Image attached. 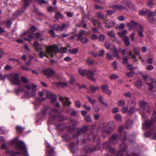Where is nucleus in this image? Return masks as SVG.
Listing matches in <instances>:
<instances>
[{
    "label": "nucleus",
    "mask_w": 156,
    "mask_h": 156,
    "mask_svg": "<svg viewBox=\"0 0 156 156\" xmlns=\"http://www.w3.org/2000/svg\"><path fill=\"white\" fill-rule=\"evenodd\" d=\"M22 81L24 83H27L29 82L28 79L24 76H22L21 77Z\"/></svg>",
    "instance_id": "47"
},
{
    "label": "nucleus",
    "mask_w": 156,
    "mask_h": 156,
    "mask_svg": "<svg viewBox=\"0 0 156 156\" xmlns=\"http://www.w3.org/2000/svg\"><path fill=\"white\" fill-rule=\"evenodd\" d=\"M47 151L48 152V156H51L54 153V150L53 149H51V148L48 149L47 150Z\"/></svg>",
    "instance_id": "45"
},
{
    "label": "nucleus",
    "mask_w": 156,
    "mask_h": 156,
    "mask_svg": "<svg viewBox=\"0 0 156 156\" xmlns=\"http://www.w3.org/2000/svg\"><path fill=\"white\" fill-rule=\"evenodd\" d=\"M86 63L88 65H91L94 64V62L92 59H89L86 60Z\"/></svg>",
    "instance_id": "57"
},
{
    "label": "nucleus",
    "mask_w": 156,
    "mask_h": 156,
    "mask_svg": "<svg viewBox=\"0 0 156 156\" xmlns=\"http://www.w3.org/2000/svg\"><path fill=\"white\" fill-rule=\"evenodd\" d=\"M154 5V4L152 0H150L147 3V5L151 8H152Z\"/></svg>",
    "instance_id": "56"
},
{
    "label": "nucleus",
    "mask_w": 156,
    "mask_h": 156,
    "mask_svg": "<svg viewBox=\"0 0 156 156\" xmlns=\"http://www.w3.org/2000/svg\"><path fill=\"white\" fill-rule=\"evenodd\" d=\"M83 35H86L85 31L83 30H80L79 34L77 35V37L78 38L80 39L83 37Z\"/></svg>",
    "instance_id": "25"
},
{
    "label": "nucleus",
    "mask_w": 156,
    "mask_h": 156,
    "mask_svg": "<svg viewBox=\"0 0 156 156\" xmlns=\"http://www.w3.org/2000/svg\"><path fill=\"white\" fill-rule=\"evenodd\" d=\"M39 55L40 57L41 58H43L44 56L48 58V56L47 54H44V52L42 50H41L39 53Z\"/></svg>",
    "instance_id": "39"
},
{
    "label": "nucleus",
    "mask_w": 156,
    "mask_h": 156,
    "mask_svg": "<svg viewBox=\"0 0 156 156\" xmlns=\"http://www.w3.org/2000/svg\"><path fill=\"white\" fill-rule=\"evenodd\" d=\"M105 27L106 28H108L113 27L114 25V22L113 21H110L109 22L108 20H106L105 22Z\"/></svg>",
    "instance_id": "19"
},
{
    "label": "nucleus",
    "mask_w": 156,
    "mask_h": 156,
    "mask_svg": "<svg viewBox=\"0 0 156 156\" xmlns=\"http://www.w3.org/2000/svg\"><path fill=\"white\" fill-rule=\"evenodd\" d=\"M144 30V27L141 25H139V27H138L137 30L138 32V34L139 36L141 37H143L144 36L143 33V31Z\"/></svg>",
    "instance_id": "18"
},
{
    "label": "nucleus",
    "mask_w": 156,
    "mask_h": 156,
    "mask_svg": "<svg viewBox=\"0 0 156 156\" xmlns=\"http://www.w3.org/2000/svg\"><path fill=\"white\" fill-rule=\"evenodd\" d=\"M80 40L81 41L82 43L83 44L87 43L88 41V39L86 37L84 38L82 37L80 38Z\"/></svg>",
    "instance_id": "41"
},
{
    "label": "nucleus",
    "mask_w": 156,
    "mask_h": 156,
    "mask_svg": "<svg viewBox=\"0 0 156 156\" xmlns=\"http://www.w3.org/2000/svg\"><path fill=\"white\" fill-rule=\"evenodd\" d=\"M49 33L52 37H55V34L53 30H50Z\"/></svg>",
    "instance_id": "62"
},
{
    "label": "nucleus",
    "mask_w": 156,
    "mask_h": 156,
    "mask_svg": "<svg viewBox=\"0 0 156 156\" xmlns=\"http://www.w3.org/2000/svg\"><path fill=\"white\" fill-rule=\"evenodd\" d=\"M87 74V77L93 82H95L96 81V80L93 77V76L94 74V72H93V75L89 74V73H88Z\"/></svg>",
    "instance_id": "28"
},
{
    "label": "nucleus",
    "mask_w": 156,
    "mask_h": 156,
    "mask_svg": "<svg viewBox=\"0 0 156 156\" xmlns=\"http://www.w3.org/2000/svg\"><path fill=\"white\" fill-rule=\"evenodd\" d=\"M134 108H122V111L123 113H127L130 114L133 113L134 112Z\"/></svg>",
    "instance_id": "17"
},
{
    "label": "nucleus",
    "mask_w": 156,
    "mask_h": 156,
    "mask_svg": "<svg viewBox=\"0 0 156 156\" xmlns=\"http://www.w3.org/2000/svg\"><path fill=\"white\" fill-rule=\"evenodd\" d=\"M132 122L130 120H128L126 122L125 127L127 129H129L132 126Z\"/></svg>",
    "instance_id": "23"
},
{
    "label": "nucleus",
    "mask_w": 156,
    "mask_h": 156,
    "mask_svg": "<svg viewBox=\"0 0 156 156\" xmlns=\"http://www.w3.org/2000/svg\"><path fill=\"white\" fill-rule=\"evenodd\" d=\"M115 119L117 121H121L122 120V116L119 114H116L114 115Z\"/></svg>",
    "instance_id": "37"
},
{
    "label": "nucleus",
    "mask_w": 156,
    "mask_h": 156,
    "mask_svg": "<svg viewBox=\"0 0 156 156\" xmlns=\"http://www.w3.org/2000/svg\"><path fill=\"white\" fill-rule=\"evenodd\" d=\"M110 52L114 57H116L117 59H120V57L118 52V50L116 47H114L111 49Z\"/></svg>",
    "instance_id": "13"
},
{
    "label": "nucleus",
    "mask_w": 156,
    "mask_h": 156,
    "mask_svg": "<svg viewBox=\"0 0 156 156\" xmlns=\"http://www.w3.org/2000/svg\"><path fill=\"white\" fill-rule=\"evenodd\" d=\"M106 58L109 60H111L113 59V58L109 53H108L106 55Z\"/></svg>",
    "instance_id": "50"
},
{
    "label": "nucleus",
    "mask_w": 156,
    "mask_h": 156,
    "mask_svg": "<svg viewBox=\"0 0 156 156\" xmlns=\"http://www.w3.org/2000/svg\"><path fill=\"white\" fill-rule=\"evenodd\" d=\"M54 29L56 31L60 30V26L59 25L56 24L54 25L53 27Z\"/></svg>",
    "instance_id": "61"
},
{
    "label": "nucleus",
    "mask_w": 156,
    "mask_h": 156,
    "mask_svg": "<svg viewBox=\"0 0 156 156\" xmlns=\"http://www.w3.org/2000/svg\"><path fill=\"white\" fill-rule=\"evenodd\" d=\"M24 129V128L22 127L21 126H16V129L18 131L21 132Z\"/></svg>",
    "instance_id": "58"
},
{
    "label": "nucleus",
    "mask_w": 156,
    "mask_h": 156,
    "mask_svg": "<svg viewBox=\"0 0 156 156\" xmlns=\"http://www.w3.org/2000/svg\"><path fill=\"white\" fill-rule=\"evenodd\" d=\"M78 72L80 75L82 76H84L87 75V74L88 73L91 75H93V72L86 69H83L82 68L79 69Z\"/></svg>",
    "instance_id": "14"
},
{
    "label": "nucleus",
    "mask_w": 156,
    "mask_h": 156,
    "mask_svg": "<svg viewBox=\"0 0 156 156\" xmlns=\"http://www.w3.org/2000/svg\"><path fill=\"white\" fill-rule=\"evenodd\" d=\"M67 49V47L65 48L62 47L60 49V52L62 53L66 52Z\"/></svg>",
    "instance_id": "53"
},
{
    "label": "nucleus",
    "mask_w": 156,
    "mask_h": 156,
    "mask_svg": "<svg viewBox=\"0 0 156 156\" xmlns=\"http://www.w3.org/2000/svg\"><path fill=\"white\" fill-rule=\"evenodd\" d=\"M58 98L59 100L62 102L63 106L67 107L70 106L71 102L69 100V98L63 97L60 95H59Z\"/></svg>",
    "instance_id": "4"
},
{
    "label": "nucleus",
    "mask_w": 156,
    "mask_h": 156,
    "mask_svg": "<svg viewBox=\"0 0 156 156\" xmlns=\"http://www.w3.org/2000/svg\"><path fill=\"white\" fill-rule=\"evenodd\" d=\"M44 74L47 77L53 76L54 75L55 72L54 71L51 69H46L43 70Z\"/></svg>",
    "instance_id": "9"
},
{
    "label": "nucleus",
    "mask_w": 156,
    "mask_h": 156,
    "mask_svg": "<svg viewBox=\"0 0 156 156\" xmlns=\"http://www.w3.org/2000/svg\"><path fill=\"white\" fill-rule=\"evenodd\" d=\"M125 103V101L123 99L119 100L118 102V105L119 107L123 106Z\"/></svg>",
    "instance_id": "43"
},
{
    "label": "nucleus",
    "mask_w": 156,
    "mask_h": 156,
    "mask_svg": "<svg viewBox=\"0 0 156 156\" xmlns=\"http://www.w3.org/2000/svg\"><path fill=\"white\" fill-rule=\"evenodd\" d=\"M127 5L129 8L133 10H135V6L132 2H129L128 3Z\"/></svg>",
    "instance_id": "40"
},
{
    "label": "nucleus",
    "mask_w": 156,
    "mask_h": 156,
    "mask_svg": "<svg viewBox=\"0 0 156 156\" xmlns=\"http://www.w3.org/2000/svg\"><path fill=\"white\" fill-rule=\"evenodd\" d=\"M84 119L87 122H89L91 121L90 117V116L88 115L86 116L84 118Z\"/></svg>",
    "instance_id": "60"
},
{
    "label": "nucleus",
    "mask_w": 156,
    "mask_h": 156,
    "mask_svg": "<svg viewBox=\"0 0 156 156\" xmlns=\"http://www.w3.org/2000/svg\"><path fill=\"white\" fill-rule=\"evenodd\" d=\"M123 135H121V136H120L119 135L116 134H113L112 137L111 138V141L112 143H113V144H115V143H114L113 141L115 140L118 138H120V140H122V141H124L126 139V138L125 137V136H123Z\"/></svg>",
    "instance_id": "10"
},
{
    "label": "nucleus",
    "mask_w": 156,
    "mask_h": 156,
    "mask_svg": "<svg viewBox=\"0 0 156 156\" xmlns=\"http://www.w3.org/2000/svg\"><path fill=\"white\" fill-rule=\"evenodd\" d=\"M46 49V53H47L48 55L51 57L53 56V53L57 52L58 50L57 46L55 44L52 45H46L45 46Z\"/></svg>",
    "instance_id": "3"
},
{
    "label": "nucleus",
    "mask_w": 156,
    "mask_h": 156,
    "mask_svg": "<svg viewBox=\"0 0 156 156\" xmlns=\"http://www.w3.org/2000/svg\"><path fill=\"white\" fill-rule=\"evenodd\" d=\"M123 41H124L125 45L126 46H129V45L130 43L129 37L127 36H125L123 39Z\"/></svg>",
    "instance_id": "24"
},
{
    "label": "nucleus",
    "mask_w": 156,
    "mask_h": 156,
    "mask_svg": "<svg viewBox=\"0 0 156 156\" xmlns=\"http://www.w3.org/2000/svg\"><path fill=\"white\" fill-rule=\"evenodd\" d=\"M126 146L125 144L122 143L120 145V150L117 153V156H119L120 155H121V156H123L122 153L123 154H126L127 155V153L126 151Z\"/></svg>",
    "instance_id": "7"
},
{
    "label": "nucleus",
    "mask_w": 156,
    "mask_h": 156,
    "mask_svg": "<svg viewBox=\"0 0 156 156\" xmlns=\"http://www.w3.org/2000/svg\"><path fill=\"white\" fill-rule=\"evenodd\" d=\"M78 123L79 122L78 121L73 120H71L70 122V124L72 125L73 126L78 124Z\"/></svg>",
    "instance_id": "55"
},
{
    "label": "nucleus",
    "mask_w": 156,
    "mask_h": 156,
    "mask_svg": "<svg viewBox=\"0 0 156 156\" xmlns=\"http://www.w3.org/2000/svg\"><path fill=\"white\" fill-rule=\"evenodd\" d=\"M98 100L101 103L104 104L105 106L106 107L108 106L107 104L105 103L103 101V97L102 96L99 95L98 96Z\"/></svg>",
    "instance_id": "36"
},
{
    "label": "nucleus",
    "mask_w": 156,
    "mask_h": 156,
    "mask_svg": "<svg viewBox=\"0 0 156 156\" xmlns=\"http://www.w3.org/2000/svg\"><path fill=\"white\" fill-rule=\"evenodd\" d=\"M99 41H103L105 39V36L103 34H101L99 37Z\"/></svg>",
    "instance_id": "48"
},
{
    "label": "nucleus",
    "mask_w": 156,
    "mask_h": 156,
    "mask_svg": "<svg viewBox=\"0 0 156 156\" xmlns=\"http://www.w3.org/2000/svg\"><path fill=\"white\" fill-rule=\"evenodd\" d=\"M149 108H140V113L142 116L146 117L149 114Z\"/></svg>",
    "instance_id": "11"
},
{
    "label": "nucleus",
    "mask_w": 156,
    "mask_h": 156,
    "mask_svg": "<svg viewBox=\"0 0 156 156\" xmlns=\"http://www.w3.org/2000/svg\"><path fill=\"white\" fill-rule=\"evenodd\" d=\"M145 83L149 87V90H152L154 88V86L151 83H147V82H145Z\"/></svg>",
    "instance_id": "51"
},
{
    "label": "nucleus",
    "mask_w": 156,
    "mask_h": 156,
    "mask_svg": "<svg viewBox=\"0 0 156 156\" xmlns=\"http://www.w3.org/2000/svg\"><path fill=\"white\" fill-rule=\"evenodd\" d=\"M143 82L141 80H138L135 83V85L137 88L140 89L142 86Z\"/></svg>",
    "instance_id": "22"
},
{
    "label": "nucleus",
    "mask_w": 156,
    "mask_h": 156,
    "mask_svg": "<svg viewBox=\"0 0 156 156\" xmlns=\"http://www.w3.org/2000/svg\"><path fill=\"white\" fill-rule=\"evenodd\" d=\"M88 128L87 127H85L82 129H78L77 130V132L79 134H81L83 133Z\"/></svg>",
    "instance_id": "35"
},
{
    "label": "nucleus",
    "mask_w": 156,
    "mask_h": 156,
    "mask_svg": "<svg viewBox=\"0 0 156 156\" xmlns=\"http://www.w3.org/2000/svg\"><path fill=\"white\" fill-rule=\"evenodd\" d=\"M39 95L41 96V99L39 98H37L36 99V101L39 103H40L42 101H45L46 100V99L43 97V96L44 95L42 91H40L39 92Z\"/></svg>",
    "instance_id": "21"
},
{
    "label": "nucleus",
    "mask_w": 156,
    "mask_h": 156,
    "mask_svg": "<svg viewBox=\"0 0 156 156\" xmlns=\"http://www.w3.org/2000/svg\"><path fill=\"white\" fill-rule=\"evenodd\" d=\"M99 88L98 86L95 87L93 85H91L90 87V89L91 92L92 93H94Z\"/></svg>",
    "instance_id": "27"
},
{
    "label": "nucleus",
    "mask_w": 156,
    "mask_h": 156,
    "mask_svg": "<svg viewBox=\"0 0 156 156\" xmlns=\"http://www.w3.org/2000/svg\"><path fill=\"white\" fill-rule=\"evenodd\" d=\"M16 147L21 151L14 152L11 151L10 152V154L11 156H16L17 154H23L25 156L27 155V149L23 142L20 141L17 142Z\"/></svg>",
    "instance_id": "1"
},
{
    "label": "nucleus",
    "mask_w": 156,
    "mask_h": 156,
    "mask_svg": "<svg viewBox=\"0 0 156 156\" xmlns=\"http://www.w3.org/2000/svg\"><path fill=\"white\" fill-rule=\"evenodd\" d=\"M37 3L39 5H41L43 4L47 3L46 1L45 0H36Z\"/></svg>",
    "instance_id": "54"
},
{
    "label": "nucleus",
    "mask_w": 156,
    "mask_h": 156,
    "mask_svg": "<svg viewBox=\"0 0 156 156\" xmlns=\"http://www.w3.org/2000/svg\"><path fill=\"white\" fill-rule=\"evenodd\" d=\"M109 78L111 80H115L118 78V76L115 74H113L109 76Z\"/></svg>",
    "instance_id": "46"
},
{
    "label": "nucleus",
    "mask_w": 156,
    "mask_h": 156,
    "mask_svg": "<svg viewBox=\"0 0 156 156\" xmlns=\"http://www.w3.org/2000/svg\"><path fill=\"white\" fill-rule=\"evenodd\" d=\"M21 37H23L25 36H28V38H25L24 39L29 42H30L31 39H33L34 37V34L33 33H30L29 31H27L24 32L23 33L20 35Z\"/></svg>",
    "instance_id": "6"
},
{
    "label": "nucleus",
    "mask_w": 156,
    "mask_h": 156,
    "mask_svg": "<svg viewBox=\"0 0 156 156\" xmlns=\"http://www.w3.org/2000/svg\"><path fill=\"white\" fill-rule=\"evenodd\" d=\"M135 33L133 32L130 34L129 37L131 42H133L134 41Z\"/></svg>",
    "instance_id": "52"
},
{
    "label": "nucleus",
    "mask_w": 156,
    "mask_h": 156,
    "mask_svg": "<svg viewBox=\"0 0 156 156\" xmlns=\"http://www.w3.org/2000/svg\"><path fill=\"white\" fill-rule=\"evenodd\" d=\"M139 106L141 107H144L148 106V104L143 101H140L139 102Z\"/></svg>",
    "instance_id": "26"
},
{
    "label": "nucleus",
    "mask_w": 156,
    "mask_h": 156,
    "mask_svg": "<svg viewBox=\"0 0 156 156\" xmlns=\"http://www.w3.org/2000/svg\"><path fill=\"white\" fill-rule=\"evenodd\" d=\"M149 11L147 10L144 11L143 10H140L139 11V14L141 16H144L147 15L149 16Z\"/></svg>",
    "instance_id": "30"
},
{
    "label": "nucleus",
    "mask_w": 156,
    "mask_h": 156,
    "mask_svg": "<svg viewBox=\"0 0 156 156\" xmlns=\"http://www.w3.org/2000/svg\"><path fill=\"white\" fill-rule=\"evenodd\" d=\"M124 94L126 97L129 98H131L132 96L131 94L129 92H126L124 93Z\"/></svg>",
    "instance_id": "59"
},
{
    "label": "nucleus",
    "mask_w": 156,
    "mask_h": 156,
    "mask_svg": "<svg viewBox=\"0 0 156 156\" xmlns=\"http://www.w3.org/2000/svg\"><path fill=\"white\" fill-rule=\"evenodd\" d=\"M68 51L70 53L73 54L77 53L78 50L77 48H74L73 49H68Z\"/></svg>",
    "instance_id": "32"
},
{
    "label": "nucleus",
    "mask_w": 156,
    "mask_h": 156,
    "mask_svg": "<svg viewBox=\"0 0 156 156\" xmlns=\"http://www.w3.org/2000/svg\"><path fill=\"white\" fill-rule=\"evenodd\" d=\"M152 124V122L150 120H147L146 121L144 125H143V127L146 128L149 127Z\"/></svg>",
    "instance_id": "31"
},
{
    "label": "nucleus",
    "mask_w": 156,
    "mask_h": 156,
    "mask_svg": "<svg viewBox=\"0 0 156 156\" xmlns=\"http://www.w3.org/2000/svg\"><path fill=\"white\" fill-rule=\"evenodd\" d=\"M69 27V24H65V23H63L62 26L60 27V30L61 31H62L64 30L65 28H68Z\"/></svg>",
    "instance_id": "34"
},
{
    "label": "nucleus",
    "mask_w": 156,
    "mask_h": 156,
    "mask_svg": "<svg viewBox=\"0 0 156 156\" xmlns=\"http://www.w3.org/2000/svg\"><path fill=\"white\" fill-rule=\"evenodd\" d=\"M2 23L3 24L6 23L7 27L9 28L12 24V22L10 21H7L6 20H4L3 21Z\"/></svg>",
    "instance_id": "42"
},
{
    "label": "nucleus",
    "mask_w": 156,
    "mask_h": 156,
    "mask_svg": "<svg viewBox=\"0 0 156 156\" xmlns=\"http://www.w3.org/2000/svg\"><path fill=\"white\" fill-rule=\"evenodd\" d=\"M118 34L121 37H124L127 34V31L126 30H124L121 32H119Z\"/></svg>",
    "instance_id": "29"
},
{
    "label": "nucleus",
    "mask_w": 156,
    "mask_h": 156,
    "mask_svg": "<svg viewBox=\"0 0 156 156\" xmlns=\"http://www.w3.org/2000/svg\"><path fill=\"white\" fill-rule=\"evenodd\" d=\"M151 135L152 136L153 138L156 139V129H154L152 131H148L145 133V136L146 137H148Z\"/></svg>",
    "instance_id": "16"
},
{
    "label": "nucleus",
    "mask_w": 156,
    "mask_h": 156,
    "mask_svg": "<svg viewBox=\"0 0 156 156\" xmlns=\"http://www.w3.org/2000/svg\"><path fill=\"white\" fill-rule=\"evenodd\" d=\"M5 76L7 77V78L13 84L17 85L21 84V83L19 80V75L17 73H12L9 75L5 74Z\"/></svg>",
    "instance_id": "2"
},
{
    "label": "nucleus",
    "mask_w": 156,
    "mask_h": 156,
    "mask_svg": "<svg viewBox=\"0 0 156 156\" xmlns=\"http://www.w3.org/2000/svg\"><path fill=\"white\" fill-rule=\"evenodd\" d=\"M97 16L99 19H102L104 18V15L101 12H97Z\"/></svg>",
    "instance_id": "44"
},
{
    "label": "nucleus",
    "mask_w": 156,
    "mask_h": 156,
    "mask_svg": "<svg viewBox=\"0 0 156 156\" xmlns=\"http://www.w3.org/2000/svg\"><path fill=\"white\" fill-rule=\"evenodd\" d=\"M106 127L104 128V129L102 130V136H105L104 135V133H106L108 134H110L112 131V129L111 127H109L108 128Z\"/></svg>",
    "instance_id": "20"
},
{
    "label": "nucleus",
    "mask_w": 156,
    "mask_h": 156,
    "mask_svg": "<svg viewBox=\"0 0 156 156\" xmlns=\"http://www.w3.org/2000/svg\"><path fill=\"white\" fill-rule=\"evenodd\" d=\"M139 25L140 24L133 20H131L129 22L127 23V26L130 30L135 28H136L137 29L138 27H139Z\"/></svg>",
    "instance_id": "5"
},
{
    "label": "nucleus",
    "mask_w": 156,
    "mask_h": 156,
    "mask_svg": "<svg viewBox=\"0 0 156 156\" xmlns=\"http://www.w3.org/2000/svg\"><path fill=\"white\" fill-rule=\"evenodd\" d=\"M114 8L119 9H126L125 7H122L121 5H115L114 6Z\"/></svg>",
    "instance_id": "49"
},
{
    "label": "nucleus",
    "mask_w": 156,
    "mask_h": 156,
    "mask_svg": "<svg viewBox=\"0 0 156 156\" xmlns=\"http://www.w3.org/2000/svg\"><path fill=\"white\" fill-rule=\"evenodd\" d=\"M101 88L102 91L108 96L112 94V90L109 89L108 86L107 85H103L101 86Z\"/></svg>",
    "instance_id": "12"
},
{
    "label": "nucleus",
    "mask_w": 156,
    "mask_h": 156,
    "mask_svg": "<svg viewBox=\"0 0 156 156\" xmlns=\"http://www.w3.org/2000/svg\"><path fill=\"white\" fill-rule=\"evenodd\" d=\"M25 87L28 90H30L32 89V91L34 93L37 90V86L33 83L31 85H26L25 86Z\"/></svg>",
    "instance_id": "15"
},
{
    "label": "nucleus",
    "mask_w": 156,
    "mask_h": 156,
    "mask_svg": "<svg viewBox=\"0 0 156 156\" xmlns=\"http://www.w3.org/2000/svg\"><path fill=\"white\" fill-rule=\"evenodd\" d=\"M152 119L154 122L156 121V112H154L152 115Z\"/></svg>",
    "instance_id": "64"
},
{
    "label": "nucleus",
    "mask_w": 156,
    "mask_h": 156,
    "mask_svg": "<svg viewBox=\"0 0 156 156\" xmlns=\"http://www.w3.org/2000/svg\"><path fill=\"white\" fill-rule=\"evenodd\" d=\"M146 68L148 70H151L154 69V66L151 65H149L147 66Z\"/></svg>",
    "instance_id": "63"
},
{
    "label": "nucleus",
    "mask_w": 156,
    "mask_h": 156,
    "mask_svg": "<svg viewBox=\"0 0 156 156\" xmlns=\"http://www.w3.org/2000/svg\"><path fill=\"white\" fill-rule=\"evenodd\" d=\"M87 99L88 100V101L90 102L92 104H95L96 102V100L95 99H92L91 98L88 96H87Z\"/></svg>",
    "instance_id": "38"
},
{
    "label": "nucleus",
    "mask_w": 156,
    "mask_h": 156,
    "mask_svg": "<svg viewBox=\"0 0 156 156\" xmlns=\"http://www.w3.org/2000/svg\"><path fill=\"white\" fill-rule=\"evenodd\" d=\"M25 94L27 96L29 97V98L31 97H35L36 94L34 93H33L30 92H27L25 93Z\"/></svg>",
    "instance_id": "33"
},
{
    "label": "nucleus",
    "mask_w": 156,
    "mask_h": 156,
    "mask_svg": "<svg viewBox=\"0 0 156 156\" xmlns=\"http://www.w3.org/2000/svg\"><path fill=\"white\" fill-rule=\"evenodd\" d=\"M47 97L51 99V102L52 104H55L57 101V96L56 95L51 92H47L46 94Z\"/></svg>",
    "instance_id": "8"
}]
</instances>
